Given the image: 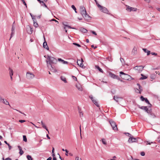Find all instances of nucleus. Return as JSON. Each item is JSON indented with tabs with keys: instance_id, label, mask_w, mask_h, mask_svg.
Segmentation results:
<instances>
[{
	"instance_id": "1",
	"label": "nucleus",
	"mask_w": 160,
	"mask_h": 160,
	"mask_svg": "<svg viewBox=\"0 0 160 160\" xmlns=\"http://www.w3.org/2000/svg\"><path fill=\"white\" fill-rule=\"evenodd\" d=\"M47 65L48 68L53 72H56L57 70L52 65V64H56L57 62V59L53 57L48 56L46 61Z\"/></svg>"
},
{
	"instance_id": "2",
	"label": "nucleus",
	"mask_w": 160,
	"mask_h": 160,
	"mask_svg": "<svg viewBox=\"0 0 160 160\" xmlns=\"http://www.w3.org/2000/svg\"><path fill=\"white\" fill-rule=\"evenodd\" d=\"M120 73L121 75L120 76L121 78L123 79L127 80H130L132 79L131 76L124 73L122 72H120Z\"/></svg>"
},
{
	"instance_id": "3",
	"label": "nucleus",
	"mask_w": 160,
	"mask_h": 160,
	"mask_svg": "<svg viewBox=\"0 0 160 160\" xmlns=\"http://www.w3.org/2000/svg\"><path fill=\"white\" fill-rule=\"evenodd\" d=\"M126 134L128 135L129 138L128 140V142L129 143H132L134 142H138L137 139L134 138L132 135L129 133H126Z\"/></svg>"
},
{
	"instance_id": "4",
	"label": "nucleus",
	"mask_w": 160,
	"mask_h": 160,
	"mask_svg": "<svg viewBox=\"0 0 160 160\" xmlns=\"http://www.w3.org/2000/svg\"><path fill=\"white\" fill-rule=\"evenodd\" d=\"M98 7L99 8L100 10L103 13H104L109 14V13H108V12H109L108 10V9L106 8L105 7L102 6L101 5H100V4H98Z\"/></svg>"
},
{
	"instance_id": "5",
	"label": "nucleus",
	"mask_w": 160,
	"mask_h": 160,
	"mask_svg": "<svg viewBox=\"0 0 160 160\" xmlns=\"http://www.w3.org/2000/svg\"><path fill=\"white\" fill-rule=\"evenodd\" d=\"M35 76L34 74L32 72H27L26 77L28 79L31 80L34 78Z\"/></svg>"
},
{
	"instance_id": "6",
	"label": "nucleus",
	"mask_w": 160,
	"mask_h": 160,
	"mask_svg": "<svg viewBox=\"0 0 160 160\" xmlns=\"http://www.w3.org/2000/svg\"><path fill=\"white\" fill-rule=\"evenodd\" d=\"M109 122L112 128V129L114 130H117L118 128L117 127V125L115 122L112 120H110Z\"/></svg>"
},
{
	"instance_id": "7",
	"label": "nucleus",
	"mask_w": 160,
	"mask_h": 160,
	"mask_svg": "<svg viewBox=\"0 0 160 160\" xmlns=\"http://www.w3.org/2000/svg\"><path fill=\"white\" fill-rule=\"evenodd\" d=\"M126 9L128 12L136 11L137 10V8L130 7L127 5H126Z\"/></svg>"
},
{
	"instance_id": "8",
	"label": "nucleus",
	"mask_w": 160,
	"mask_h": 160,
	"mask_svg": "<svg viewBox=\"0 0 160 160\" xmlns=\"http://www.w3.org/2000/svg\"><path fill=\"white\" fill-rule=\"evenodd\" d=\"M80 11L82 17H84V14H85L86 11L85 8L83 6H81L80 8Z\"/></svg>"
},
{
	"instance_id": "9",
	"label": "nucleus",
	"mask_w": 160,
	"mask_h": 160,
	"mask_svg": "<svg viewBox=\"0 0 160 160\" xmlns=\"http://www.w3.org/2000/svg\"><path fill=\"white\" fill-rule=\"evenodd\" d=\"M144 67L142 66H137L134 67V68L138 72H141L143 69Z\"/></svg>"
},
{
	"instance_id": "10",
	"label": "nucleus",
	"mask_w": 160,
	"mask_h": 160,
	"mask_svg": "<svg viewBox=\"0 0 160 160\" xmlns=\"http://www.w3.org/2000/svg\"><path fill=\"white\" fill-rule=\"evenodd\" d=\"M83 62V60L82 59H81V60H78L77 61V63L78 65L80 67L84 68L85 67L84 66L83 64L82 63V62Z\"/></svg>"
},
{
	"instance_id": "11",
	"label": "nucleus",
	"mask_w": 160,
	"mask_h": 160,
	"mask_svg": "<svg viewBox=\"0 0 160 160\" xmlns=\"http://www.w3.org/2000/svg\"><path fill=\"white\" fill-rule=\"evenodd\" d=\"M0 102H2L3 104L6 105H9L10 106L8 102L6 99L2 98L1 97H0Z\"/></svg>"
},
{
	"instance_id": "12",
	"label": "nucleus",
	"mask_w": 160,
	"mask_h": 160,
	"mask_svg": "<svg viewBox=\"0 0 160 160\" xmlns=\"http://www.w3.org/2000/svg\"><path fill=\"white\" fill-rule=\"evenodd\" d=\"M27 32L29 34H31L33 31V30L31 27L28 26L27 27Z\"/></svg>"
},
{
	"instance_id": "13",
	"label": "nucleus",
	"mask_w": 160,
	"mask_h": 160,
	"mask_svg": "<svg viewBox=\"0 0 160 160\" xmlns=\"http://www.w3.org/2000/svg\"><path fill=\"white\" fill-rule=\"evenodd\" d=\"M137 48L136 47H134L132 51L131 54L133 55H135L137 53Z\"/></svg>"
},
{
	"instance_id": "14",
	"label": "nucleus",
	"mask_w": 160,
	"mask_h": 160,
	"mask_svg": "<svg viewBox=\"0 0 160 160\" xmlns=\"http://www.w3.org/2000/svg\"><path fill=\"white\" fill-rule=\"evenodd\" d=\"M141 109L145 110L146 112L148 113H151V111L150 110H149L147 107L142 106L140 108Z\"/></svg>"
},
{
	"instance_id": "15",
	"label": "nucleus",
	"mask_w": 160,
	"mask_h": 160,
	"mask_svg": "<svg viewBox=\"0 0 160 160\" xmlns=\"http://www.w3.org/2000/svg\"><path fill=\"white\" fill-rule=\"evenodd\" d=\"M43 37H44V40H45V41L43 43V47L44 48H46L47 50H49V48L47 45V42L45 40V38L44 36H43Z\"/></svg>"
},
{
	"instance_id": "16",
	"label": "nucleus",
	"mask_w": 160,
	"mask_h": 160,
	"mask_svg": "<svg viewBox=\"0 0 160 160\" xmlns=\"http://www.w3.org/2000/svg\"><path fill=\"white\" fill-rule=\"evenodd\" d=\"M76 87L78 89V90L80 91H82L83 90L82 88V86L79 84H76Z\"/></svg>"
},
{
	"instance_id": "17",
	"label": "nucleus",
	"mask_w": 160,
	"mask_h": 160,
	"mask_svg": "<svg viewBox=\"0 0 160 160\" xmlns=\"http://www.w3.org/2000/svg\"><path fill=\"white\" fill-rule=\"evenodd\" d=\"M9 75H10V77L11 79V80H12V76L13 75V70H12V69L11 68H9Z\"/></svg>"
},
{
	"instance_id": "18",
	"label": "nucleus",
	"mask_w": 160,
	"mask_h": 160,
	"mask_svg": "<svg viewBox=\"0 0 160 160\" xmlns=\"http://www.w3.org/2000/svg\"><path fill=\"white\" fill-rule=\"evenodd\" d=\"M58 60L59 62H61L62 63L64 64H68V62L65 61L60 58H58Z\"/></svg>"
},
{
	"instance_id": "19",
	"label": "nucleus",
	"mask_w": 160,
	"mask_h": 160,
	"mask_svg": "<svg viewBox=\"0 0 160 160\" xmlns=\"http://www.w3.org/2000/svg\"><path fill=\"white\" fill-rule=\"evenodd\" d=\"M122 98H120V97H118L117 96H114L113 97V99L117 102H119V99H122Z\"/></svg>"
},
{
	"instance_id": "20",
	"label": "nucleus",
	"mask_w": 160,
	"mask_h": 160,
	"mask_svg": "<svg viewBox=\"0 0 160 160\" xmlns=\"http://www.w3.org/2000/svg\"><path fill=\"white\" fill-rule=\"evenodd\" d=\"M142 91V87L140 86L139 87H138V88H137V90H135V91L136 92L141 93V92Z\"/></svg>"
},
{
	"instance_id": "21",
	"label": "nucleus",
	"mask_w": 160,
	"mask_h": 160,
	"mask_svg": "<svg viewBox=\"0 0 160 160\" xmlns=\"http://www.w3.org/2000/svg\"><path fill=\"white\" fill-rule=\"evenodd\" d=\"M109 75L112 78H114V79H118V77L117 76H116L115 74L111 73H109Z\"/></svg>"
},
{
	"instance_id": "22",
	"label": "nucleus",
	"mask_w": 160,
	"mask_h": 160,
	"mask_svg": "<svg viewBox=\"0 0 160 160\" xmlns=\"http://www.w3.org/2000/svg\"><path fill=\"white\" fill-rule=\"evenodd\" d=\"M41 123L42 124L43 128H45V129H46V130L47 131H48V133H49V132L48 131V129L47 128L46 126L45 125L44 123L42 121H41Z\"/></svg>"
},
{
	"instance_id": "23",
	"label": "nucleus",
	"mask_w": 160,
	"mask_h": 160,
	"mask_svg": "<svg viewBox=\"0 0 160 160\" xmlns=\"http://www.w3.org/2000/svg\"><path fill=\"white\" fill-rule=\"evenodd\" d=\"M84 19L86 20H88L89 19L90 17L88 14L87 12L85 14H84V17H83Z\"/></svg>"
},
{
	"instance_id": "24",
	"label": "nucleus",
	"mask_w": 160,
	"mask_h": 160,
	"mask_svg": "<svg viewBox=\"0 0 160 160\" xmlns=\"http://www.w3.org/2000/svg\"><path fill=\"white\" fill-rule=\"evenodd\" d=\"M142 50L145 52L147 53V55L148 56L150 54V51L148 50L147 49L143 48Z\"/></svg>"
},
{
	"instance_id": "25",
	"label": "nucleus",
	"mask_w": 160,
	"mask_h": 160,
	"mask_svg": "<svg viewBox=\"0 0 160 160\" xmlns=\"http://www.w3.org/2000/svg\"><path fill=\"white\" fill-rule=\"evenodd\" d=\"M18 148L20 151V152H19V153L20 154V155H22L23 153V151L22 150V148H21V147L19 146H18Z\"/></svg>"
},
{
	"instance_id": "26",
	"label": "nucleus",
	"mask_w": 160,
	"mask_h": 160,
	"mask_svg": "<svg viewBox=\"0 0 160 160\" xmlns=\"http://www.w3.org/2000/svg\"><path fill=\"white\" fill-rule=\"evenodd\" d=\"M95 67L96 68L98 69L100 72H101L102 73L103 72V71L98 66L96 65L95 66Z\"/></svg>"
},
{
	"instance_id": "27",
	"label": "nucleus",
	"mask_w": 160,
	"mask_h": 160,
	"mask_svg": "<svg viewBox=\"0 0 160 160\" xmlns=\"http://www.w3.org/2000/svg\"><path fill=\"white\" fill-rule=\"evenodd\" d=\"M61 79L65 83H67V81L66 79V78L64 76H62L60 77Z\"/></svg>"
},
{
	"instance_id": "28",
	"label": "nucleus",
	"mask_w": 160,
	"mask_h": 160,
	"mask_svg": "<svg viewBox=\"0 0 160 160\" xmlns=\"http://www.w3.org/2000/svg\"><path fill=\"white\" fill-rule=\"evenodd\" d=\"M80 31L84 33H86L88 31V30L86 29L82 28H80Z\"/></svg>"
},
{
	"instance_id": "29",
	"label": "nucleus",
	"mask_w": 160,
	"mask_h": 160,
	"mask_svg": "<svg viewBox=\"0 0 160 160\" xmlns=\"http://www.w3.org/2000/svg\"><path fill=\"white\" fill-rule=\"evenodd\" d=\"M89 98L91 99L93 103H94V102H96L97 101L94 99L92 95H90L89 96Z\"/></svg>"
},
{
	"instance_id": "30",
	"label": "nucleus",
	"mask_w": 160,
	"mask_h": 160,
	"mask_svg": "<svg viewBox=\"0 0 160 160\" xmlns=\"http://www.w3.org/2000/svg\"><path fill=\"white\" fill-rule=\"evenodd\" d=\"M33 25L36 28H37L38 27V23L36 22H35L34 20H33Z\"/></svg>"
},
{
	"instance_id": "31",
	"label": "nucleus",
	"mask_w": 160,
	"mask_h": 160,
	"mask_svg": "<svg viewBox=\"0 0 160 160\" xmlns=\"http://www.w3.org/2000/svg\"><path fill=\"white\" fill-rule=\"evenodd\" d=\"M141 75L142 76V77L140 78V79L143 80L146 79L147 78V77L146 76H144L142 74H141Z\"/></svg>"
},
{
	"instance_id": "32",
	"label": "nucleus",
	"mask_w": 160,
	"mask_h": 160,
	"mask_svg": "<svg viewBox=\"0 0 160 160\" xmlns=\"http://www.w3.org/2000/svg\"><path fill=\"white\" fill-rule=\"evenodd\" d=\"M102 142L103 144L104 145H106L107 144V142H106V141L105 139L102 138Z\"/></svg>"
},
{
	"instance_id": "33",
	"label": "nucleus",
	"mask_w": 160,
	"mask_h": 160,
	"mask_svg": "<svg viewBox=\"0 0 160 160\" xmlns=\"http://www.w3.org/2000/svg\"><path fill=\"white\" fill-rule=\"evenodd\" d=\"M14 22H13L12 25V31H15V27L14 25Z\"/></svg>"
},
{
	"instance_id": "34",
	"label": "nucleus",
	"mask_w": 160,
	"mask_h": 160,
	"mask_svg": "<svg viewBox=\"0 0 160 160\" xmlns=\"http://www.w3.org/2000/svg\"><path fill=\"white\" fill-rule=\"evenodd\" d=\"M71 7L74 10L75 12L76 13H77V12L76 11V8L75 7V6L74 5H72L71 6Z\"/></svg>"
},
{
	"instance_id": "35",
	"label": "nucleus",
	"mask_w": 160,
	"mask_h": 160,
	"mask_svg": "<svg viewBox=\"0 0 160 160\" xmlns=\"http://www.w3.org/2000/svg\"><path fill=\"white\" fill-rule=\"evenodd\" d=\"M27 157L28 160H32V158L31 156L28 155Z\"/></svg>"
},
{
	"instance_id": "36",
	"label": "nucleus",
	"mask_w": 160,
	"mask_h": 160,
	"mask_svg": "<svg viewBox=\"0 0 160 160\" xmlns=\"http://www.w3.org/2000/svg\"><path fill=\"white\" fill-rule=\"evenodd\" d=\"M63 24L64 26H65L68 27L69 28L75 29L74 28H71L70 26L67 25H66V24H65L64 23H63Z\"/></svg>"
},
{
	"instance_id": "37",
	"label": "nucleus",
	"mask_w": 160,
	"mask_h": 160,
	"mask_svg": "<svg viewBox=\"0 0 160 160\" xmlns=\"http://www.w3.org/2000/svg\"><path fill=\"white\" fill-rule=\"evenodd\" d=\"M23 140L25 142H27V139L26 136L23 135Z\"/></svg>"
},
{
	"instance_id": "38",
	"label": "nucleus",
	"mask_w": 160,
	"mask_h": 160,
	"mask_svg": "<svg viewBox=\"0 0 160 160\" xmlns=\"http://www.w3.org/2000/svg\"><path fill=\"white\" fill-rule=\"evenodd\" d=\"M42 3V5H43L45 7L48 9V8L47 6L46 5V4L43 1H41V3Z\"/></svg>"
},
{
	"instance_id": "39",
	"label": "nucleus",
	"mask_w": 160,
	"mask_h": 160,
	"mask_svg": "<svg viewBox=\"0 0 160 160\" xmlns=\"http://www.w3.org/2000/svg\"><path fill=\"white\" fill-rule=\"evenodd\" d=\"M14 34V31H12L11 34V36L10 37V38L9 40H10L11 38H12V37L13 36Z\"/></svg>"
},
{
	"instance_id": "40",
	"label": "nucleus",
	"mask_w": 160,
	"mask_h": 160,
	"mask_svg": "<svg viewBox=\"0 0 160 160\" xmlns=\"http://www.w3.org/2000/svg\"><path fill=\"white\" fill-rule=\"evenodd\" d=\"M72 44L73 45H76L77 46H78V47H81V46L78 44L77 43H72Z\"/></svg>"
},
{
	"instance_id": "41",
	"label": "nucleus",
	"mask_w": 160,
	"mask_h": 160,
	"mask_svg": "<svg viewBox=\"0 0 160 160\" xmlns=\"http://www.w3.org/2000/svg\"><path fill=\"white\" fill-rule=\"evenodd\" d=\"M120 61L122 63V64H124V60L123 59V58H120Z\"/></svg>"
},
{
	"instance_id": "42",
	"label": "nucleus",
	"mask_w": 160,
	"mask_h": 160,
	"mask_svg": "<svg viewBox=\"0 0 160 160\" xmlns=\"http://www.w3.org/2000/svg\"><path fill=\"white\" fill-rule=\"evenodd\" d=\"M79 113L80 116L81 117H83V115L82 113L80 111H79Z\"/></svg>"
},
{
	"instance_id": "43",
	"label": "nucleus",
	"mask_w": 160,
	"mask_h": 160,
	"mask_svg": "<svg viewBox=\"0 0 160 160\" xmlns=\"http://www.w3.org/2000/svg\"><path fill=\"white\" fill-rule=\"evenodd\" d=\"M145 102L150 105H151L150 104V103L148 100V99L147 98H146V99H145Z\"/></svg>"
},
{
	"instance_id": "44",
	"label": "nucleus",
	"mask_w": 160,
	"mask_h": 160,
	"mask_svg": "<svg viewBox=\"0 0 160 160\" xmlns=\"http://www.w3.org/2000/svg\"><path fill=\"white\" fill-rule=\"evenodd\" d=\"M91 32L94 35H97V34L94 31H91Z\"/></svg>"
},
{
	"instance_id": "45",
	"label": "nucleus",
	"mask_w": 160,
	"mask_h": 160,
	"mask_svg": "<svg viewBox=\"0 0 160 160\" xmlns=\"http://www.w3.org/2000/svg\"><path fill=\"white\" fill-rule=\"evenodd\" d=\"M140 98H141V100L142 101H144V100H145V99H146V98H144L142 96H141V97H140Z\"/></svg>"
},
{
	"instance_id": "46",
	"label": "nucleus",
	"mask_w": 160,
	"mask_h": 160,
	"mask_svg": "<svg viewBox=\"0 0 160 160\" xmlns=\"http://www.w3.org/2000/svg\"><path fill=\"white\" fill-rule=\"evenodd\" d=\"M50 21H54L55 22H57L58 24L59 23L58 21L54 19H53L50 20Z\"/></svg>"
},
{
	"instance_id": "47",
	"label": "nucleus",
	"mask_w": 160,
	"mask_h": 160,
	"mask_svg": "<svg viewBox=\"0 0 160 160\" xmlns=\"http://www.w3.org/2000/svg\"><path fill=\"white\" fill-rule=\"evenodd\" d=\"M150 116L151 118H154L155 117V116L154 114H150Z\"/></svg>"
},
{
	"instance_id": "48",
	"label": "nucleus",
	"mask_w": 160,
	"mask_h": 160,
	"mask_svg": "<svg viewBox=\"0 0 160 160\" xmlns=\"http://www.w3.org/2000/svg\"><path fill=\"white\" fill-rule=\"evenodd\" d=\"M94 104L98 107H99V105L98 104V102L96 101V102H94Z\"/></svg>"
},
{
	"instance_id": "49",
	"label": "nucleus",
	"mask_w": 160,
	"mask_h": 160,
	"mask_svg": "<svg viewBox=\"0 0 160 160\" xmlns=\"http://www.w3.org/2000/svg\"><path fill=\"white\" fill-rule=\"evenodd\" d=\"M75 160H82L81 158H79L78 157H77Z\"/></svg>"
},
{
	"instance_id": "50",
	"label": "nucleus",
	"mask_w": 160,
	"mask_h": 160,
	"mask_svg": "<svg viewBox=\"0 0 160 160\" xmlns=\"http://www.w3.org/2000/svg\"><path fill=\"white\" fill-rule=\"evenodd\" d=\"M19 122L22 123L25 122V121L24 120H19Z\"/></svg>"
},
{
	"instance_id": "51",
	"label": "nucleus",
	"mask_w": 160,
	"mask_h": 160,
	"mask_svg": "<svg viewBox=\"0 0 160 160\" xmlns=\"http://www.w3.org/2000/svg\"><path fill=\"white\" fill-rule=\"evenodd\" d=\"M72 77L73 78V79L74 80L76 81H77V78L75 77L72 76Z\"/></svg>"
},
{
	"instance_id": "52",
	"label": "nucleus",
	"mask_w": 160,
	"mask_h": 160,
	"mask_svg": "<svg viewBox=\"0 0 160 160\" xmlns=\"http://www.w3.org/2000/svg\"><path fill=\"white\" fill-rule=\"evenodd\" d=\"M145 155L144 152H142L141 153V155L142 156H144Z\"/></svg>"
},
{
	"instance_id": "53",
	"label": "nucleus",
	"mask_w": 160,
	"mask_h": 160,
	"mask_svg": "<svg viewBox=\"0 0 160 160\" xmlns=\"http://www.w3.org/2000/svg\"><path fill=\"white\" fill-rule=\"evenodd\" d=\"M22 1V2L23 4L25 5L26 6V7H27V4H26V3L25 2V1L24 0H21Z\"/></svg>"
},
{
	"instance_id": "54",
	"label": "nucleus",
	"mask_w": 160,
	"mask_h": 160,
	"mask_svg": "<svg viewBox=\"0 0 160 160\" xmlns=\"http://www.w3.org/2000/svg\"><path fill=\"white\" fill-rule=\"evenodd\" d=\"M65 151L66 152V153L65 154V155L68 156V150L67 149H66L65 150Z\"/></svg>"
},
{
	"instance_id": "55",
	"label": "nucleus",
	"mask_w": 160,
	"mask_h": 160,
	"mask_svg": "<svg viewBox=\"0 0 160 160\" xmlns=\"http://www.w3.org/2000/svg\"><path fill=\"white\" fill-rule=\"evenodd\" d=\"M151 54L152 55H156V56L157 55V53H155V52H151Z\"/></svg>"
},
{
	"instance_id": "56",
	"label": "nucleus",
	"mask_w": 160,
	"mask_h": 160,
	"mask_svg": "<svg viewBox=\"0 0 160 160\" xmlns=\"http://www.w3.org/2000/svg\"><path fill=\"white\" fill-rule=\"evenodd\" d=\"M144 1L148 3H149L150 1H151V0H144Z\"/></svg>"
},
{
	"instance_id": "57",
	"label": "nucleus",
	"mask_w": 160,
	"mask_h": 160,
	"mask_svg": "<svg viewBox=\"0 0 160 160\" xmlns=\"http://www.w3.org/2000/svg\"><path fill=\"white\" fill-rule=\"evenodd\" d=\"M79 128H80V135H81V125H80V127H79Z\"/></svg>"
},
{
	"instance_id": "58",
	"label": "nucleus",
	"mask_w": 160,
	"mask_h": 160,
	"mask_svg": "<svg viewBox=\"0 0 160 160\" xmlns=\"http://www.w3.org/2000/svg\"><path fill=\"white\" fill-rule=\"evenodd\" d=\"M52 159V157H49L47 159V160H51Z\"/></svg>"
},
{
	"instance_id": "59",
	"label": "nucleus",
	"mask_w": 160,
	"mask_h": 160,
	"mask_svg": "<svg viewBox=\"0 0 160 160\" xmlns=\"http://www.w3.org/2000/svg\"><path fill=\"white\" fill-rule=\"evenodd\" d=\"M94 1H95V2H96L97 5L98 7V5L99 4L98 3V2H97V1L96 0H94Z\"/></svg>"
},
{
	"instance_id": "60",
	"label": "nucleus",
	"mask_w": 160,
	"mask_h": 160,
	"mask_svg": "<svg viewBox=\"0 0 160 160\" xmlns=\"http://www.w3.org/2000/svg\"><path fill=\"white\" fill-rule=\"evenodd\" d=\"M46 136L47 138L48 139H50V137H49V136H48V135L47 134L46 135Z\"/></svg>"
},
{
	"instance_id": "61",
	"label": "nucleus",
	"mask_w": 160,
	"mask_h": 160,
	"mask_svg": "<svg viewBox=\"0 0 160 160\" xmlns=\"http://www.w3.org/2000/svg\"><path fill=\"white\" fill-rule=\"evenodd\" d=\"M5 160H11V159L10 158H7L5 159Z\"/></svg>"
},
{
	"instance_id": "62",
	"label": "nucleus",
	"mask_w": 160,
	"mask_h": 160,
	"mask_svg": "<svg viewBox=\"0 0 160 160\" xmlns=\"http://www.w3.org/2000/svg\"><path fill=\"white\" fill-rule=\"evenodd\" d=\"M158 141L160 143V137L158 138Z\"/></svg>"
},
{
	"instance_id": "63",
	"label": "nucleus",
	"mask_w": 160,
	"mask_h": 160,
	"mask_svg": "<svg viewBox=\"0 0 160 160\" xmlns=\"http://www.w3.org/2000/svg\"><path fill=\"white\" fill-rule=\"evenodd\" d=\"M91 47H92V48H93L94 49H95V48H97V47H94V45H91Z\"/></svg>"
},
{
	"instance_id": "64",
	"label": "nucleus",
	"mask_w": 160,
	"mask_h": 160,
	"mask_svg": "<svg viewBox=\"0 0 160 160\" xmlns=\"http://www.w3.org/2000/svg\"><path fill=\"white\" fill-rule=\"evenodd\" d=\"M155 73H156V74H158V75H160V72H155Z\"/></svg>"
}]
</instances>
